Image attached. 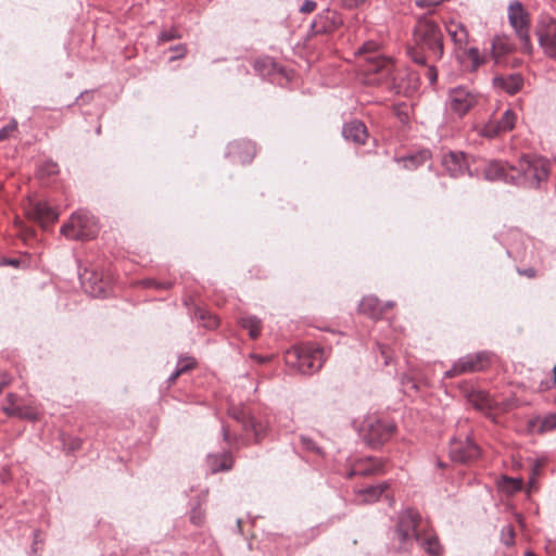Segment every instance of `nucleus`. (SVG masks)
I'll return each mask as SVG.
<instances>
[{
    "mask_svg": "<svg viewBox=\"0 0 556 556\" xmlns=\"http://www.w3.org/2000/svg\"><path fill=\"white\" fill-rule=\"evenodd\" d=\"M392 542L399 551H410L417 544L431 556L441 555V545L437 535L425 528L419 513L413 508L399 514Z\"/></svg>",
    "mask_w": 556,
    "mask_h": 556,
    "instance_id": "f257e3e1",
    "label": "nucleus"
},
{
    "mask_svg": "<svg viewBox=\"0 0 556 556\" xmlns=\"http://www.w3.org/2000/svg\"><path fill=\"white\" fill-rule=\"evenodd\" d=\"M412 61L418 65H426L427 61L442 59L443 34L437 22L421 17L414 27V43L407 48Z\"/></svg>",
    "mask_w": 556,
    "mask_h": 556,
    "instance_id": "f03ea898",
    "label": "nucleus"
},
{
    "mask_svg": "<svg viewBox=\"0 0 556 556\" xmlns=\"http://www.w3.org/2000/svg\"><path fill=\"white\" fill-rule=\"evenodd\" d=\"M378 50L379 43L374 40L364 42L357 50L359 55L365 56L364 73L367 81L400 92L401 86L396 81L393 60L383 56Z\"/></svg>",
    "mask_w": 556,
    "mask_h": 556,
    "instance_id": "7ed1b4c3",
    "label": "nucleus"
},
{
    "mask_svg": "<svg viewBox=\"0 0 556 556\" xmlns=\"http://www.w3.org/2000/svg\"><path fill=\"white\" fill-rule=\"evenodd\" d=\"M551 173V162L538 154H522L510 176L511 185L529 189H541Z\"/></svg>",
    "mask_w": 556,
    "mask_h": 556,
    "instance_id": "20e7f679",
    "label": "nucleus"
},
{
    "mask_svg": "<svg viewBox=\"0 0 556 556\" xmlns=\"http://www.w3.org/2000/svg\"><path fill=\"white\" fill-rule=\"evenodd\" d=\"M287 362L296 367L303 375H312L318 371L325 362V352L315 345H304L289 351Z\"/></svg>",
    "mask_w": 556,
    "mask_h": 556,
    "instance_id": "39448f33",
    "label": "nucleus"
},
{
    "mask_svg": "<svg viewBox=\"0 0 556 556\" xmlns=\"http://www.w3.org/2000/svg\"><path fill=\"white\" fill-rule=\"evenodd\" d=\"M97 232L94 217L81 210L73 213L70 220L61 227V233L72 240H90Z\"/></svg>",
    "mask_w": 556,
    "mask_h": 556,
    "instance_id": "423d86ee",
    "label": "nucleus"
},
{
    "mask_svg": "<svg viewBox=\"0 0 556 556\" xmlns=\"http://www.w3.org/2000/svg\"><path fill=\"white\" fill-rule=\"evenodd\" d=\"M394 431L395 426L393 424L376 417L367 418L362 425L363 439L372 447L382 445L391 438Z\"/></svg>",
    "mask_w": 556,
    "mask_h": 556,
    "instance_id": "0eeeda50",
    "label": "nucleus"
},
{
    "mask_svg": "<svg viewBox=\"0 0 556 556\" xmlns=\"http://www.w3.org/2000/svg\"><path fill=\"white\" fill-rule=\"evenodd\" d=\"M508 21L514 28L525 52L532 51L531 39L529 35V17L525 12L520 1H511L508 5Z\"/></svg>",
    "mask_w": 556,
    "mask_h": 556,
    "instance_id": "6e6552de",
    "label": "nucleus"
},
{
    "mask_svg": "<svg viewBox=\"0 0 556 556\" xmlns=\"http://www.w3.org/2000/svg\"><path fill=\"white\" fill-rule=\"evenodd\" d=\"M450 109L457 116L466 115L478 103V94L467 87L458 86L448 92Z\"/></svg>",
    "mask_w": 556,
    "mask_h": 556,
    "instance_id": "1a4fd4ad",
    "label": "nucleus"
},
{
    "mask_svg": "<svg viewBox=\"0 0 556 556\" xmlns=\"http://www.w3.org/2000/svg\"><path fill=\"white\" fill-rule=\"evenodd\" d=\"M488 361V355L484 352L476 353V354H467L457 362L453 364V366L444 372V378L451 379L463 374L479 371L484 368L483 363Z\"/></svg>",
    "mask_w": 556,
    "mask_h": 556,
    "instance_id": "9d476101",
    "label": "nucleus"
},
{
    "mask_svg": "<svg viewBox=\"0 0 556 556\" xmlns=\"http://www.w3.org/2000/svg\"><path fill=\"white\" fill-rule=\"evenodd\" d=\"M479 455V446L469 437H466L464 440L451 439L450 456L453 462L465 464L477 459Z\"/></svg>",
    "mask_w": 556,
    "mask_h": 556,
    "instance_id": "9b49d317",
    "label": "nucleus"
},
{
    "mask_svg": "<svg viewBox=\"0 0 556 556\" xmlns=\"http://www.w3.org/2000/svg\"><path fill=\"white\" fill-rule=\"evenodd\" d=\"M343 23V20L334 10L326 9L319 12L314 21L311 23V35H326L331 34L338 29Z\"/></svg>",
    "mask_w": 556,
    "mask_h": 556,
    "instance_id": "f8f14e48",
    "label": "nucleus"
},
{
    "mask_svg": "<svg viewBox=\"0 0 556 556\" xmlns=\"http://www.w3.org/2000/svg\"><path fill=\"white\" fill-rule=\"evenodd\" d=\"M229 415L241 425L242 429L247 433L252 432L255 437V441L261 439L265 428L251 416L250 412L245 407L232 406L229 408Z\"/></svg>",
    "mask_w": 556,
    "mask_h": 556,
    "instance_id": "ddd939ff",
    "label": "nucleus"
},
{
    "mask_svg": "<svg viewBox=\"0 0 556 556\" xmlns=\"http://www.w3.org/2000/svg\"><path fill=\"white\" fill-rule=\"evenodd\" d=\"M384 463L381 458L377 457H365L355 460L351 470L348 472V477L354 476L369 477L380 475L384 472Z\"/></svg>",
    "mask_w": 556,
    "mask_h": 556,
    "instance_id": "4468645a",
    "label": "nucleus"
},
{
    "mask_svg": "<svg viewBox=\"0 0 556 556\" xmlns=\"http://www.w3.org/2000/svg\"><path fill=\"white\" fill-rule=\"evenodd\" d=\"M442 165L452 177L463 176L465 173L472 175L468 167V161L463 152H448L442 157Z\"/></svg>",
    "mask_w": 556,
    "mask_h": 556,
    "instance_id": "2eb2a0df",
    "label": "nucleus"
},
{
    "mask_svg": "<svg viewBox=\"0 0 556 556\" xmlns=\"http://www.w3.org/2000/svg\"><path fill=\"white\" fill-rule=\"evenodd\" d=\"M514 167L515 165H508L500 161H492L484 167L483 176L490 181H503L511 185L510 176H515L513 174Z\"/></svg>",
    "mask_w": 556,
    "mask_h": 556,
    "instance_id": "dca6fc26",
    "label": "nucleus"
},
{
    "mask_svg": "<svg viewBox=\"0 0 556 556\" xmlns=\"http://www.w3.org/2000/svg\"><path fill=\"white\" fill-rule=\"evenodd\" d=\"M538 37L544 54L556 60V21H551L544 28L540 29Z\"/></svg>",
    "mask_w": 556,
    "mask_h": 556,
    "instance_id": "f3484780",
    "label": "nucleus"
},
{
    "mask_svg": "<svg viewBox=\"0 0 556 556\" xmlns=\"http://www.w3.org/2000/svg\"><path fill=\"white\" fill-rule=\"evenodd\" d=\"M30 214L42 225L53 223L59 217L56 208L43 200L36 201L31 204Z\"/></svg>",
    "mask_w": 556,
    "mask_h": 556,
    "instance_id": "a211bd4d",
    "label": "nucleus"
},
{
    "mask_svg": "<svg viewBox=\"0 0 556 556\" xmlns=\"http://www.w3.org/2000/svg\"><path fill=\"white\" fill-rule=\"evenodd\" d=\"M493 85L508 94H515L522 88L523 77L519 73L496 76L493 78Z\"/></svg>",
    "mask_w": 556,
    "mask_h": 556,
    "instance_id": "6ab92c4d",
    "label": "nucleus"
},
{
    "mask_svg": "<svg viewBox=\"0 0 556 556\" xmlns=\"http://www.w3.org/2000/svg\"><path fill=\"white\" fill-rule=\"evenodd\" d=\"M342 135L345 140L364 144L367 138V128L363 122L354 119L343 125Z\"/></svg>",
    "mask_w": 556,
    "mask_h": 556,
    "instance_id": "aec40b11",
    "label": "nucleus"
},
{
    "mask_svg": "<svg viewBox=\"0 0 556 556\" xmlns=\"http://www.w3.org/2000/svg\"><path fill=\"white\" fill-rule=\"evenodd\" d=\"M255 153V146L251 141L232 142L228 147V154L236 155L242 164L250 163Z\"/></svg>",
    "mask_w": 556,
    "mask_h": 556,
    "instance_id": "412c9836",
    "label": "nucleus"
},
{
    "mask_svg": "<svg viewBox=\"0 0 556 556\" xmlns=\"http://www.w3.org/2000/svg\"><path fill=\"white\" fill-rule=\"evenodd\" d=\"M359 312L372 319L381 318L384 307L378 298L374 295L365 296L359 303Z\"/></svg>",
    "mask_w": 556,
    "mask_h": 556,
    "instance_id": "4be33fe9",
    "label": "nucleus"
},
{
    "mask_svg": "<svg viewBox=\"0 0 556 556\" xmlns=\"http://www.w3.org/2000/svg\"><path fill=\"white\" fill-rule=\"evenodd\" d=\"M207 465L211 472L227 471L232 468L233 460L229 454L223 453L220 455H208Z\"/></svg>",
    "mask_w": 556,
    "mask_h": 556,
    "instance_id": "5701e85b",
    "label": "nucleus"
},
{
    "mask_svg": "<svg viewBox=\"0 0 556 556\" xmlns=\"http://www.w3.org/2000/svg\"><path fill=\"white\" fill-rule=\"evenodd\" d=\"M390 484L388 481H383L376 485H370L358 491V495L361 496V501L364 503H374L377 502L380 496L389 489Z\"/></svg>",
    "mask_w": 556,
    "mask_h": 556,
    "instance_id": "b1692460",
    "label": "nucleus"
},
{
    "mask_svg": "<svg viewBox=\"0 0 556 556\" xmlns=\"http://www.w3.org/2000/svg\"><path fill=\"white\" fill-rule=\"evenodd\" d=\"M239 324L242 328L249 331L252 339H256L260 336L262 321L254 315L242 316L239 319Z\"/></svg>",
    "mask_w": 556,
    "mask_h": 556,
    "instance_id": "393cba45",
    "label": "nucleus"
},
{
    "mask_svg": "<svg viewBox=\"0 0 556 556\" xmlns=\"http://www.w3.org/2000/svg\"><path fill=\"white\" fill-rule=\"evenodd\" d=\"M496 127L500 128L502 134L508 132L514 129L516 123V114L511 110H506L500 119L495 121Z\"/></svg>",
    "mask_w": 556,
    "mask_h": 556,
    "instance_id": "a878e982",
    "label": "nucleus"
},
{
    "mask_svg": "<svg viewBox=\"0 0 556 556\" xmlns=\"http://www.w3.org/2000/svg\"><path fill=\"white\" fill-rule=\"evenodd\" d=\"M448 34L453 41L460 47L467 42L468 33L464 25H451L447 28Z\"/></svg>",
    "mask_w": 556,
    "mask_h": 556,
    "instance_id": "bb28decb",
    "label": "nucleus"
},
{
    "mask_svg": "<svg viewBox=\"0 0 556 556\" xmlns=\"http://www.w3.org/2000/svg\"><path fill=\"white\" fill-rule=\"evenodd\" d=\"M430 151L424 150L415 155H410L407 159H405V167L408 169H415L421 164H424L426 161L430 159Z\"/></svg>",
    "mask_w": 556,
    "mask_h": 556,
    "instance_id": "cd10ccee",
    "label": "nucleus"
},
{
    "mask_svg": "<svg viewBox=\"0 0 556 556\" xmlns=\"http://www.w3.org/2000/svg\"><path fill=\"white\" fill-rule=\"evenodd\" d=\"M194 317L201 319L203 321V327L207 329H214L218 326L217 317L212 315L210 312L198 309Z\"/></svg>",
    "mask_w": 556,
    "mask_h": 556,
    "instance_id": "c85d7f7f",
    "label": "nucleus"
},
{
    "mask_svg": "<svg viewBox=\"0 0 556 556\" xmlns=\"http://www.w3.org/2000/svg\"><path fill=\"white\" fill-rule=\"evenodd\" d=\"M479 134L482 137L493 139L502 134L498 127H496L495 121H490L486 124H484L480 130Z\"/></svg>",
    "mask_w": 556,
    "mask_h": 556,
    "instance_id": "c756f323",
    "label": "nucleus"
},
{
    "mask_svg": "<svg viewBox=\"0 0 556 556\" xmlns=\"http://www.w3.org/2000/svg\"><path fill=\"white\" fill-rule=\"evenodd\" d=\"M437 61H427L426 65H421L424 67V75L429 80L430 85H434L438 79V71L434 65Z\"/></svg>",
    "mask_w": 556,
    "mask_h": 556,
    "instance_id": "7c9ffc66",
    "label": "nucleus"
},
{
    "mask_svg": "<svg viewBox=\"0 0 556 556\" xmlns=\"http://www.w3.org/2000/svg\"><path fill=\"white\" fill-rule=\"evenodd\" d=\"M514 527L511 525L504 526L501 530V542L506 546H510L514 544Z\"/></svg>",
    "mask_w": 556,
    "mask_h": 556,
    "instance_id": "2f4dec72",
    "label": "nucleus"
},
{
    "mask_svg": "<svg viewBox=\"0 0 556 556\" xmlns=\"http://www.w3.org/2000/svg\"><path fill=\"white\" fill-rule=\"evenodd\" d=\"M8 402H9V405L3 406V412L8 416H15L16 417V414H20V410H18L20 406L15 405V395L13 393H9L8 394Z\"/></svg>",
    "mask_w": 556,
    "mask_h": 556,
    "instance_id": "473e14b6",
    "label": "nucleus"
},
{
    "mask_svg": "<svg viewBox=\"0 0 556 556\" xmlns=\"http://www.w3.org/2000/svg\"><path fill=\"white\" fill-rule=\"evenodd\" d=\"M195 366V361L192 357L184 356L179 357L176 368L180 369V371L184 374L190 369H192Z\"/></svg>",
    "mask_w": 556,
    "mask_h": 556,
    "instance_id": "72a5a7b5",
    "label": "nucleus"
},
{
    "mask_svg": "<svg viewBox=\"0 0 556 556\" xmlns=\"http://www.w3.org/2000/svg\"><path fill=\"white\" fill-rule=\"evenodd\" d=\"M195 366V361L192 357L184 356L179 357L176 368L180 369V371L184 374L190 369H192Z\"/></svg>",
    "mask_w": 556,
    "mask_h": 556,
    "instance_id": "f704fd0d",
    "label": "nucleus"
},
{
    "mask_svg": "<svg viewBox=\"0 0 556 556\" xmlns=\"http://www.w3.org/2000/svg\"><path fill=\"white\" fill-rule=\"evenodd\" d=\"M300 441H301V444H302V447L307 450V451H311V452H314L316 454H320L321 453V450L320 447L317 446V444L315 443V441L308 437H305V435H301L300 437Z\"/></svg>",
    "mask_w": 556,
    "mask_h": 556,
    "instance_id": "c9c22d12",
    "label": "nucleus"
},
{
    "mask_svg": "<svg viewBox=\"0 0 556 556\" xmlns=\"http://www.w3.org/2000/svg\"><path fill=\"white\" fill-rule=\"evenodd\" d=\"M179 37V33L175 28H169L162 30L157 37V40L159 42H167Z\"/></svg>",
    "mask_w": 556,
    "mask_h": 556,
    "instance_id": "e433bc0d",
    "label": "nucleus"
},
{
    "mask_svg": "<svg viewBox=\"0 0 556 556\" xmlns=\"http://www.w3.org/2000/svg\"><path fill=\"white\" fill-rule=\"evenodd\" d=\"M204 511L199 506L192 508L190 511V521L194 526H201L204 521Z\"/></svg>",
    "mask_w": 556,
    "mask_h": 556,
    "instance_id": "4c0bfd02",
    "label": "nucleus"
},
{
    "mask_svg": "<svg viewBox=\"0 0 556 556\" xmlns=\"http://www.w3.org/2000/svg\"><path fill=\"white\" fill-rule=\"evenodd\" d=\"M16 128H17V123L14 119L11 123H9L8 125L3 126L0 129V141L7 140L10 137V135L14 130H16Z\"/></svg>",
    "mask_w": 556,
    "mask_h": 556,
    "instance_id": "58836bf2",
    "label": "nucleus"
},
{
    "mask_svg": "<svg viewBox=\"0 0 556 556\" xmlns=\"http://www.w3.org/2000/svg\"><path fill=\"white\" fill-rule=\"evenodd\" d=\"M556 428V414H551L542 420L541 431H549Z\"/></svg>",
    "mask_w": 556,
    "mask_h": 556,
    "instance_id": "ea45409f",
    "label": "nucleus"
},
{
    "mask_svg": "<svg viewBox=\"0 0 556 556\" xmlns=\"http://www.w3.org/2000/svg\"><path fill=\"white\" fill-rule=\"evenodd\" d=\"M20 414H16V417L28 419V420H35L37 419V413L33 410L31 408L26 407H18Z\"/></svg>",
    "mask_w": 556,
    "mask_h": 556,
    "instance_id": "a19ab883",
    "label": "nucleus"
},
{
    "mask_svg": "<svg viewBox=\"0 0 556 556\" xmlns=\"http://www.w3.org/2000/svg\"><path fill=\"white\" fill-rule=\"evenodd\" d=\"M169 50L174 52V55L170 56V59H169L170 61H175L177 59L185 56V54L187 52V49L184 45H177V46L170 47Z\"/></svg>",
    "mask_w": 556,
    "mask_h": 556,
    "instance_id": "79ce46f5",
    "label": "nucleus"
},
{
    "mask_svg": "<svg viewBox=\"0 0 556 556\" xmlns=\"http://www.w3.org/2000/svg\"><path fill=\"white\" fill-rule=\"evenodd\" d=\"M316 9V2L313 0H305L300 7V12L311 13Z\"/></svg>",
    "mask_w": 556,
    "mask_h": 556,
    "instance_id": "37998d69",
    "label": "nucleus"
},
{
    "mask_svg": "<svg viewBox=\"0 0 556 556\" xmlns=\"http://www.w3.org/2000/svg\"><path fill=\"white\" fill-rule=\"evenodd\" d=\"M467 55L468 58L473 62L475 66H478L480 64V61H479V50L478 48H469L468 51H467Z\"/></svg>",
    "mask_w": 556,
    "mask_h": 556,
    "instance_id": "c03bdc74",
    "label": "nucleus"
},
{
    "mask_svg": "<svg viewBox=\"0 0 556 556\" xmlns=\"http://www.w3.org/2000/svg\"><path fill=\"white\" fill-rule=\"evenodd\" d=\"M89 293L94 298L104 295V289L102 287V283L96 282L94 286L91 287V289L89 290Z\"/></svg>",
    "mask_w": 556,
    "mask_h": 556,
    "instance_id": "a18cd8bd",
    "label": "nucleus"
},
{
    "mask_svg": "<svg viewBox=\"0 0 556 556\" xmlns=\"http://www.w3.org/2000/svg\"><path fill=\"white\" fill-rule=\"evenodd\" d=\"M444 0H417L416 4L418 7L425 8V7H434L443 2Z\"/></svg>",
    "mask_w": 556,
    "mask_h": 556,
    "instance_id": "49530a36",
    "label": "nucleus"
},
{
    "mask_svg": "<svg viewBox=\"0 0 556 556\" xmlns=\"http://www.w3.org/2000/svg\"><path fill=\"white\" fill-rule=\"evenodd\" d=\"M222 433H223L224 441H226L227 443H231V434H230L229 429L226 426L222 427Z\"/></svg>",
    "mask_w": 556,
    "mask_h": 556,
    "instance_id": "de8ad7c7",
    "label": "nucleus"
},
{
    "mask_svg": "<svg viewBox=\"0 0 556 556\" xmlns=\"http://www.w3.org/2000/svg\"><path fill=\"white\" fill-rule=\"evenodd\" d=\"M21 261L17 258H4L1 264L17 267Z\"/></svg>",
    "mask_w": 556,
    "mask_h": 556,
    "instance_id": "09e8293b",
    "label": "nucleus"
},
{
    "mask_svg": "<svg viewBox=\"0 0 556 556\" xmlns=\"http://www.w3.org/2000/svg\"><path fill=\"white\" fill-rule=\"evenodd\" d=\"M182 372L180 369L175 368V370L172 372V375L168 377V382L173 383Z\"/></svg>",
    "mask_w": 556,
    "mask_h": 556,
    "instance_id": "8fccbe9b",
    "label": "nucleus"
},
{
    "mask_svg": "<svg viewBox=\"0 0 556 556\" xmlns=\"http://www.w3.org/2000/svg\"><path fill=\"white\" fill-rule=\"evenodd\" d=\"M476 396H477V397H479V399L481 400V404H480V405L476 404V405H477V407L482 408L483 406H485V405L488 404V402H486V395H485L484 393H480V392H479V393H477V395H476Z\"/></svg>",
    "mask_w": 556,
    "mask_h": 556,
    "instance_id": "3c124183",
    "label": "nucleus"
},
{
    "mask_svg": "<svg viewBox=\"0 0 556 556\" xmlns=\"http://www.w3.org/2000/svg\"><path fill=\"white\" fill-rule=\"evenodd\" d=\"M519 273L529 278H533L535 276V270L533 268H527V269L520 270Z\"/></svg>",
    "mask_w": 556,
    "mask_h": 556,
    "instance_id": "603ef678",
    "label": "nucleus"
},
{
    "mask_svg": "<svg viewBox=\"0 0 556 556\" xmlns=\"http://www.w3.org/2000/svg\"><path fill=\"white\" fill-rule=\"evenodd\" d=\"M348 7H356L365 0H344Z\"/></svg>",
    "mask_w": 556,
    "mask_h": 556,
    "instance_id": "864d4df0",
    "label": "nucleus"
},
{
    "mask_svg": "<svg viewBox=\"0 0 556 556\" xmlns=\"http://www.w3.org/2000/svg\"><path fill=\"white\" fill-rule=\"evenodd\" d=\"M48 174H55L58 172V165L54 164V163H49L48 164Z\"/></svg>",
    "mask_w": 556,
    "mask_h": 556,
    "instance_id": "5fc2aeb1",
    "label": "nucleus"
},
{
    "mask_svg": "<svg viewBox=\"0 0 556 556\" xmlns=\"http://www.w3.org/2000/svg\"><path fill=\"white\" fill-rule=\"evenodd\" d=\"M509 481L514 484V489L515 490H519L521 488V480H516V479H509Z\"/></svg>",
    "mask_w": 556,
    "mask_h": 556,
    "instance_id": "6e6d98bb",
    "label": "nucleus"
},
{
    "mask_svg": "<svg viewBox=\"0 0 556 556\" xmlns=\"http://www.w3.org/2000/svg\"><path fill=\"white\" fill-rule=\"evenodd\" d=\"M79 445H80V441L78 439H75V440H73L71 448L72 450L78 448Z\"/></svg>",
    "mask_w": 556,
    "mask_h": 556,
    "instance_id": "4d7b16f0",
    "label": "nucleus"
},
{
    "mask_svg": "<svg viewBox=\"0 0 556 556\" xmlns=\"http://www.w3.org/2000/svg\"><path fill=\"white\" fill-rule=\"evenodd\" d=\"M265 64V61H256L254 67L256 71H261V66Z\"/></svg>",
    "mask_w": 556,
    "mask_h": 556,
    "instance_id": "13d9d810",
    "label": "nucleus"
},
{
    "mask_svg": "<svg viewBox=\"0 0 556 556\" xmlns=\"http://www.w3.org/2000/svg\"><path fill=\"white\" fill-rule=\"evenodd\" d=\"M170 286H172V283H169V282L157 285V287L163 288V289H168V288H170Z\"/></svg>",
    "mask_w": 556,
    "mask_h": 556,
    "instance_id": "bf43d9fd",
    "label": "nucleus"
},
{
    "mask_svg": "<svg viewBox=\"0 0 556 556\" xmlns=\"http://www.w3.org/2000/svg\"><path fill=\"white\" fill-rule=\"evenodd\" d=\"M405 379H407V381H408V382H410V379H409V378H403V380H402V383H403V384H405V383H406V382H405ZM412 388L417 389V386H416V384H415V382H413V381H412Z\"/></svg>",
    "mask_w": 556,
    "mask_h": 556,
    "instance_id": "052dcab7",
    "label": "nucleus"
},
{
    "mask_svg": "<svg viewBox=\"0 0 556 556\" xmlns=\"http://www.w3.org/2000/svg\"><path fill=\"white\" fill-rule=\"evenodd\" d=\"M553 371H554L553 382H554V384H556V365L554 366Z\"/></svg>",
    "mask_w": 556,
    "mask_h": 556,
    "instance_id": "680f3d73",
    "label": "nucleus"
},
{
    "mask_svg": "<svg viewBox=\"0 0 556 556\" xmlns=\"http://www.w3.org/2000/svg\"><path fill=\"white\" fill-rule=\"evenodd\" d=\"M379 349H380V352L382 355H386V350H384V346L382 345H379Z\"/></svg>",
    "mask_w": 556,
    "mask_h": 556,
    "instance_id": "e2e57ef3",
    "label": "nucleus"
},
{
    "mask_svg": "<svg viewBox=\"0 0 556 556\" xmlns=\"http://www.w3.org/2000/svg\"><path fill=\"white\" fill-rule=\"evenodd\" d=\"M392 306H393V302H387L383 307L386 308V307H392Z\"/></svg>",
    "mask_w": 556,
    "mask_h": 556,
    "instance_id": "0e129e2a",
    "label": "nucleus"
},
{
    "mask_svg": "<svg viewBox=\"0 0 556 556\" xmlns=\"http://www.w3.org/2000/svg\"><path fill=\"white\" fill-rule=\"evenodd\" d=\"M384 364H386V365H388V364H389V358H388V356H386Z\"/></svg>",
    "mask_w": 556,
    "mask_h": 556,
    "instance_id": "69168bd1",
    "label": "nucleus"
}]
</instances>
